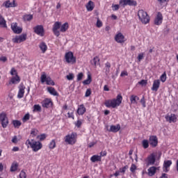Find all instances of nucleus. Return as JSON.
I'll return each mask as SVG.
<instances>
[{"mask_svg":"<svg viewBox=\"0 0 178 178\" xmlns=\"http://www.w3.org/2000/svg\"><path fill=\"white\" fill-rule=\"evenodd\" d=\"M122 101H123V97L121 94L117 95L115 99H107L104 102V105L106 108H118V106H120L122 104Z\"/></svg>","mask_w":178,"mask_h":178,"instance_id":"1","label":"nucleus"},{"mask_svg":"<svg viewBox=\"0 0 178 178\" xmlns=\"http://www.w3.org/2000/svg\"><path fill=\"white\" fill-rule=\"evenodd\" d=\"M25 144L26 145H30L33 152H38V151L42 148V143L34 139H31V140L30 139L26 140Z\"/></svg>","mask_w":178,"mask_h":178,"instance_id":"2","label":"nucleus"},{"mask_svg":"<svg viewBox=\"0 0 178 178\" xmlns=\"http://www.w3.org/2000/svg\"><path fill=\"white\" fill-rule=\"evenodd\" d=\"M64 141L69 145H74L77 143V133L72 132L66 135L64 138Z\"/></svg>","mask_w":178,"mask_h":178,"instance_id":"3","label":"nucleus"},{"mask_svg":"<svg viewBox=\"0 0 178 178\" xmlns=\"http://www.w3.org/2000/svg\"><path fill=\"white\" fill-rule=\"evenodd\" d=\"M138 16L139 17V20H140L143 24H147V23H149L150 18L148 16V13L144 11V10H139L138 12Z\"/></svg>","mask_w":178,"mask_h":178,"instance_id":"4","label":"nucleus"},{"mask_svg":"<svg viewBox=\"0 0 178 178\" xmlns=\"http://www.w3.org/2000/svg\"><path fill=\"white\" fill-rule=\"evenodd\" d=\"M65 59L67 63H71L72 65H74V63H76V56H74L73 52L72 51H68L65 53Z\"/></svg>","mask_w":178,"mask_h":178,"instance_id":"5","label":"nucleus"},{"mask_svg":"<svg viewBox=\"0 0 178 178\" xmlns=\"http://www.w3.org/2000/svg\"><path fill=\"white\" fill-rule=\"evenodd\" d=\"M0 122L1 123L3 129H6V127H8V124H9V119L8 118L6 113L2 112L0 113Z\"/></svg>","mask_w":178,"mask_h":178,"instance_id":"6","label":"nucleus"},{"mask_svg":"<svg viewBox=\"0 0 178 178\" xmlns=\"http://www.w3.org/2000/svg\"><path fill=\"white\" fill-rule=\"evenodd\" d=\"M40 81L42 84L46 83L47 86H55V82L51 79V76H47L45 73H43L40 76Z\"/></svg>","mask_w":178,"mask_h":178,"instance_id":"7","label":"nucleus"},{"mask_svg":"<svg viewBox=\"0 0 178 178\" xmlns=\"http://www.w3.org/2000/svg\"><path fill=\"white\" fill-rule=\"evenodd\" d=\"M26 40H27V33H22L13 38V42L15 44H22V42H24Z\"/></svg>","mask_w":178,"mask_h":178,"instance_id":"8","label":"nucleus"},{"mask_svg":"<svg viewBox=\"0 0 178 178\" xmlns=\"http://www.w3.org/2000/svg\"><path fill=\"white\" fill-rule=\"evenodd\" d=\"M120 6L124 8L125 6H137V1L134 0H120Z\"/></svg>","mask_w":178,"mask_h":178,"instance_id":"9","label":"nucleus"},{"mask_svg":"<svg viewBox=\"0 0 178 178\" xmlns=\"http://www.w3.org/2000/svg\"><path fill=\"white\" fill-rule=\"evenodd\" d=\"M60 26H62V22H56L53 25L52 31L56 37L60 35V31H59Z\"/></svg>","mask_w":178,"mask_h":178,"instance_id":"10","label":"nucleus"},{"mask_svg":"<svg viewBox=\"0 0 178 178\" xmlns=\"http://www.w3.org/2000/svg\"><path fill=\"white\" fill-rule=\"evenodd\" d=\"M33 31L35 34H37V35H40V37H44L45 35V31L44 30V26L42 25H37L33 27Z\"/></svg>","mask_w":178,"mask_h":178,"instance_id":"11","label":"nucleus"},{"mask_svg":"<svg viewBox=\"0 0 178 178\" xmlns=\"http://www.w3.org/2000/svg\"><path fill=\"white\" fill-rule=\"evenodd\" d=\"M10 26L14 34H22L23 32V28L17 26V22H13Z\"/></svg>","mask_w":178,"mask_h":178,"instance_id":"12","label":"nucleus"},{"mask_svg":"<svg viewBox=\"0 0 178 178\" xmlns=\"http://www.w3.org/2000/svg\"><path fill=\"white\" fill-rule=\"evenodd\" d=\"M114 38L115 41L118 44H124V42H126V38L122 32H118Z\"/></svg>","mask_w":178,"mask_h":178,"instance_id":"13","label":"nucleus"},{"mask_svg":"<svg viewBox=\"0 0 178 178\" xmlns=\"http://www.w3.org/2000/svg\"><path fill=\"white\" fill-rule=\"evenodd\" d=\"M163 22V15H162V13L158 12L154 20V24L155 26H161Z\"/></svg>","mask_w":178,"mask_h":178,"instance_id":"14","label":"nucleus"},{"mask_svg":"<svg viewBox=\"0 0 178 178\" xmlns=\"http://www.w3.org/2000/svg\"><path fill=\"white\" fill-rule=\"evenodd\" d=\"M149 144L152 148L158 147V137L156 136H150L149 138Z\"/></svg>","mask_w":178,"mask_h":178,"instance_id":"15","label":"nucleus"},{"mask_svg":"<svg viewBox=\"0 0 178 178\" xmlns=\"http://www.w3.org/2000/svg\"><path fill=\"white\" fill-rule=\"evenodd\" d=\"M156 161V157L155 156V154L152 153L147 156V158L145 160V162H147V165L149 166V165H154Z\"/></svg>","mask_w":178,"mask_h":178,"instance_id":"16","label":"nucleus"},{"mask_svg":"<svg viewBox=\"0 0 178 178\" xmlns=\"http://www.w3.org/2000/svg\"><path fill=\"white\" fill-rule=\"evenodd\" d=\"M54 105V102H52V99L49 98H46L42 102V108H51Z\"/></svg>","mask_w":178,"mask_h":178,"instance_id":"17","label":"nucleus"},{"mask_svg":"<svg viewBox=\"0 0 178 178\" xmlns=\"http://www.w3.org/2000/svg\"><path fill=\"white\" fill-rule=\"evenodd\" d=\"M20 83V76L19 75H17L15 76H13L8 83H6V86H10L11 84H19Z\"/></svg>","mask_w":178,"mask_h":178,"instance_id":"18","label":"nucleus"},{"mask_svg":"<svg viewBox=\"0 0 178 178\" xmlns=\"http://www.w3.org/2000/svg\"><path fill=\"white\" fill-rule=\"evenodd\" d=\"M24 90H26V86L23 83H21L19 86V91L17 94V98H23L24 97Z\"/></svg>","mask_w":178,"mask_h":178,"instance_id":"19","label":"nucleus"},{"mask_svg":"<svg viewBox=\"0 0 178 178\" xmlns=\"http://www.w3.org/2000/svg\"><path fill=\"white\" fill-rule=\"evenodd\" d=\"M3 6L6 8H16L17 4L16 3V0H13V2H10V0H7L3 3Z\"/></svg>","mask_w":178,"mask_h":178,"instance_id":"20","label":"nucleus"},{"mask_svg":"<svg viewBox=\"0 0 178 178\" xmlns=\"http://www.w3.org/2000/svg\"><path fill=\"white\" fill-rule=\"evenodd\" d=\"M86 112H87V108H86V106H84V104H80L78 106L76 113L78 115H79V116H83Z\"/></svg>","mask_w":178,"mask_h":178,"instance_id":"21","label":"nucleus"},{"mask_svg":"<svg viewBox=\"0 0 178 178\" xmlns=\"http://www.w3.org/2000/svg\"><path fill=\"white\" fill-rule=\"evenodd\" d=\"M165 120L169 123H176L177 122V116L175 114H170V115L165 116Z\"/></svg>","mask_w":178,"mask_h":178,"instance_id":"22","label":"nucleus"},{"mask_svg":"<svg viewBox=\"0 0 178 178\" xmlns=\"http://www.w3.org/2000/svg\"><path fill=\"white\" fill-rule=\"evenodd\" d=\"M159 87H161V80L155 79L153 81L152 91H155V92L158 91V90H159Z\"/></svg>","mask_w":178,"mask_h":178,"instance_id":"23","label":"nucleus"},{"mask_svg":"<svg viewBox=\"0 0 178 178\" xmlns=\"http://www.w3.org/2000/svg\"><path fill=\"white\" fill-rule=\"evenodd\" d=\"M172 160H167V161H164L163 163V170L165 172H169V168H170V166H172Z\"/></svg>","mask_w":178,"mask_h":178,"instance_id":"24","label":"nucleus"},{"mask_svg":"<svg viewBox=\"0 0 178 178\" xmlns=\"http://www.w3.org/2000/svg\"><path fill=\"white\" fill-rule=\"evenodd\" d=\"M107 130L111 133H118L120 130V124H118L117 125H111L110 129Z\"/></svg>","mask_w":178,"mask_h":178,"instance_id":"25","label":"nucleus"},{"mask_svg":"<svg viewBox=\"0 0 178 178\" xmlns=\"http://www.w3.org/2000/svg\"><path fill=\"white\" fill-rule=\"evenodd\" d=\"M86 8L88 12H92V10H94V8H95V5L94 4L93 1L90 0L86 5Z\"/></svg>","mask_w":178,"mask_h":178,"instance_id":"26","label":"nucleus"},{"mask_svg":"<svg viewBox=\"0 0 178 178\" xmlns=\"http://www.w3.org/2000/svg\"><path fill=\"white\" fill-rule=\"evenodd\" d=\"M155 173H156V167L152 166L148 168L147 170V175L150 177H152V176H155Z\"/></svg>","mask_w":178,"mask_h":178,"instance_id":"27","label":"nucleus"},{"mask_svg":"<svg viewBox=\"0 0 178 178\" xmlns=\"http://www.w3.org/2000/svg\"><path fill=\"white\" fill-rule=\"evenodd\" d=\"M90 161L93 163H95V162H101L102 159H101V156L95 154L90 157Z\"/></svg>","mask_w":178,"mask_h":178,"instance_id":"28","label":"nucleus"},{"mask_svg":"<svg viewBox=\"0 0 178 178\" xmlns=\"http://www.w3.org/2000/svg\"><path fill=\"white\" fill-rule=\"evenodd\" d=\"M47 91H48V92H49V94H51V95H54V97L59 96V93H58V92L56 91L55 88L48 87Z\"/></svg>","mask_w":178,"mask_h":178,"instance_id":"29","label":"nucleus"},{"mask_svg":"<svg viewBox=\"0 0 178 178\" xmlns=\"http://www.w3.org/2000/svg\"><path fill=\"white\" fill-rule=\"evenodd\" d=\"M69 30V23L65 22L63 24H61L60 28V33H66Z\"/></svg>","mask_w":178,"mask_h":178,"instance_id":"30","label":"nucleus"},{"mask_svg":"<svg viewBox=\"0 0 178 178\" xmlns=\"http://www.w3.org/2000/svg\"><path fill=\"white\" fill-rule=\"evenodd\" d=\"M39 48L42 51V54H45L48 49V46H47V44L44 42H42L39 44Z\"/></svg>","mask_w":178,"mask_h":178,"instance_id":"31","label":"nucleus"},{"mask_svg":"<svg viewBox=\"0 0 178 178\" xmlns=\"http://www.w3.org/2000/svg\"><path fill=\"white\" fill-rule=\"evenodd\" d=\"M139 100H140V97H138L136 95H132L130 97L131 104H138L137 102L139 101Z\"/></svg>","mask_w":178,"mask_h":178,"instance_id":"32","label":"nucleus"},{"mask_svg":"<svg viewBox=\"0 0 178 178\" xmlns=\"http://www.w3.org/2000/svg\"><path fill=\"white\" fill-rule=\"evenodd\" d=\"M0 27H3V29H6L8 26H6V20H5V18L0 15Z\"/></svg>","mask_w":178,"mask_h":178,"instance_id":"33","label":"nucleus"},{"mask_svg":"<svg viewBox=\"0 0 178 178\" xmlns=\"http://www.w3.org/2000/svg\"><path fill=\"white\" fill-rule=\"evenodd\" d=\"M91 81H92V78L91 74H88L87 79L83 81V84H84V86H88V84H91Z\"/></svg>","mask_w":178,"mask_h":178,"instance_id":"34","label":"nucleus"},{"mask_svg":"<svg viewBox=\"0 0 178 178\" xmlns=\"http://www.w3.org/2000/svg\"><path fill=\"white\" fill-rule=\"evenodd\" d=\"M17 168H19V163L15 161L12 163L10 170L11 172H16V170H17Z\"/></svg>","mask_w":178,"mask_h":178,"instance_id":"35","label":"nucleus"},{"mask_svg":"<svg viewBox=\"0 0 178 178\" xmlns=\"http://www.w3.org/2000/svg\"><path fill=\"white\" fill-rule=\"evenodd\" d=\"M15 129H19L22 126V122L18 120H14L12 122Z\"/></svg>","mask_w":178,"mask_h":178,"instance_id":"36","label":"nucleus"},{"mask_svg":"<svg viewBox=\"0 0 178 178\" xmlns=\"http://www.w3.org/2000/svg\"><path fill=\"white\" fill-rule=\"evenodd\" d=\"M49 149H54V148H56V141L55 139H53L50 141L49 143Z\"/></svg>","mask_w":178,"mask_h":178,"instance_id":"37","label":"nucleus"},{"mask_svg":"<svg viewBox=\"0 0 178 178\" xmlns=\"http://www.w3.org/2000/svg\"><path fill=\"white\" fill-rule=\"evenodd\" d=\"M105 67H106L105 73H106V76H108V74H109V73L111 72V63L106 62L105 63Z\"/></svg>","mask_w":178,"mask_h":178,"instance_id":"38","label":"nucleus"},{"mask_svg":"<svg viewBox=\"0 0 178 178\" xmlns=\"http://www.w3.org/2000/svg\"><path fill=\"white\" fill-rule=\"evenodd\" d=\"M38 129L33 128L31 130V137H37L38 136Z\"/></svg>","mask_w":178,"mask_h":178,"instance_id":"39","label":"nucleus"},{"mask_svg":"<svg viewBox=\"0 0 178 178\" xmlns=\"http://www.w3.org/2000/svg\"><path fill=\"white\" fill-rule=\"evenodd\" d=\"M142 146L145 149H147V148L149 147V141H148L147 139H144L142 141Z\"/></svg>","mask_w":178,"mask_h":178,"instance_id":"40","label":"nucleus"},{"mask_svg":"<svg viewBox=\"0 0 178 178\" xmlns=\"http://www.w3.org/2000/svg\"><path fill=\"white\" fill-rule=\"evenodd\" d=\"M36 138H38V140H39V141H44V140H45V138H47V134H42L40 135H38Z\"/></svg>","mask_w":178,"mask_h":178,"instance_id":"41","label":"nucleus"},{"mask_svg":"<svg viewBox=\"0 0 178 178\" xmlns=\"http://www.w3.org/2000/svg\"><path fill=\"white\" fill-rule=\"evenodd\" d=\"M24 22H30L33 20V15H26L24 16Z\"/></svg>","mask_w":178,"mask_h":178,"instance_id":"42","label":"nucleus"},{"mask_svg":"<svg viewBox=\"0 0 178 178\" xmlns=\"http://www.w3.org/2000/svg\"><path fill=\"white\" fill-rule=\"evenodd\" d=\"M33 112H41V106L40 104H35L33 106Z\"/></svg>","mask_w":178,"mask_h":178,"instance_id":"43","label":"nucleus"},{"mask_svg":"<svg viewBox=\"0 0 178 178\" xmlns=\"http://www.w3.org/2000/svg\"><path fill=\"white\" fill-rule=\"evenodd\" d=\"M166 72H164L163 74L160 76V80L161 81H162V83H165V81H166Z\"/></svg>","mask_w":178,"mask_h":178,"instance_id":"44","label":"nucleus"},{"mask_svg":"<svg viewBox=\"0 0 178 178\" xmlns=\"http://www.w3.org/2000/svg\"><path fill=\"white\" fill-rule=\"evenodd\" d=\"M136 170H137V165H136L134 163H132L130 168V171L131 173H136Z\"/></svg>","mask_w":178,"mask_h":178,"instance_id":"45","label":"nucleus"},{"mask_svg":"<svg viewBox=\"0 0 178 178\" xmlns=\"http://www.w3.org/2000/svg\"><path fill=\"white\" fill-rule=\"evenodd\" d=\"M104 24H102V21L99 19V18H97V23H96V27L98 29H101Z\"/></svg>","mask_w":178,"mask_h":178,"instance_id":"46","label":"nucleus"},{"mask_svg":"<svg viewBox=\"0 0 178 178\" xmlns=\"http://www.w3.org/2000/svg\"><path fill=\"white\" fill-rule=\"evenodd\" d=\"M27 120H30V114L29 113H26L22 118V122L24 123H26V122H27Z\"/></svg>","mask_w":178,"mask_h":178,"instance_id":"47","label":"nucleus"},{"mask_svg":"<svg viewBox=\"0 0 178 178\" xmlns=\"http://www.w3.org/2000/svg\"><path fill=\"white\" fill-rule=\"evenodd\" d=\"M81 124H83V122L80 120H78L76 122H74V125L77 129H80L81 127Z\"/></svg>","mask_w":178,"mask_h":178,"instance_id":"48","label":"nucleus"},{"mask_svg":"<svg viewBox=\"0 0 178 178\" xmlns=\"http://www.w3.org/2000/svg\"><path fill=\"white\" fill-rule=\"evenodd\" d=\"M10 74H11V76H19L17 74V70H16V69H15V67L11 68Z\"/></svg>","mask_w":178,"mask_h":178,"instance_id":"49","label":"nucleus"},{"mask_svg":"<svg viewBox=\"0 0 178 178\" xmlns=\"http://www.w3.org/2000/svg\"><path fill=\"white\" fill-rule=\"evenodd\" d=\"M129 169V165H125L122 168H120V173H126V170Z\"/></svg>","mask_w":178,"mask_h":178,"instance_id":"50","label":"nucleus"},{"mask_svg":"<svg viewBox=\"0 0 178 178\" xmlns=\"http://www.w3.org/2000/svg\"><path fill=\"white\" fill-rule=\"evenodd\" d=\"M19 178H27V175L24 170H22L19 173Z\"/></svg>","mask_w":178,"mask_h":178,"instance_id":"51","label":"nucleus"},{"mask_svg":"<svg viewBox=\"0 0 178 178\" xmlns=\"http://www.w3.org/2000/svg\"><path fill=\"white\" fill-rule=\"evenodd\" d=\"M144 53H140L138 55V62H141V60H143V59H144Z\"/></svg>","mask_w":178,"mask_h":178,"instance_id":"52","label":"nucleus"},{"mask_svg":"<svg viewBox=\"0 0 178 178\" xmlns=\"http://www.w3.org/2000/svg\"><path fill=\"white\" fill-rule=\"evenodd\" d=\"M99 62V57L95 56L93 58L94 66H97V64Z\"/></svg>","mask_w":178,"mask_h":178,"instance_id":"53","label":"nucleus"},{"mask_svg":"<svg viewBox=\"0 0 178 178\" xmlns=\"http://www.w3.org/2000/svg\"><path fill=\"white\" fill-rule=\"evenodd\" d=\"M120 4H113L112 5V8H113V10H119V8H120Z\"/></svg>","mask_w":178,"mask_h":178,"instance_id":"54","label":"nucleus"},{"mask_svg":"<svg viewBox=\"0 0 178 178\" xmlns=\"http://www.w3.org/2000/svg\"><path fill=\"white\" fill-rule=\"evenodd\" d=\"M84 74L83 72L79 73L77 75V81H81V80H83Z\"/></svg>","mask_w":178,"mask_h":178,"instance_id":"55","label":"nucleus"},{"mask_svg":"<svg viewBox=\"0 0 178 178\" xmlns=\"http://www.w3.org/2000/svg\"><path fill=\"white\" fill-rule=\"evenodd\" d=\"M91 93H92V92H91V88H88V89L86 90V93H85V97H90V95H91Z\"/></svg>","mask_w":178,"mask_h":178,"instance_id":"56","label":"nucleus"},{"mask_svg":"<svg viewBox=\"0 0 178 178\" xmlns=\"http://www.w3.org/2000/svg\"><path fill=\"white\" fill-rule=\"evenodd\" d=\"M67 117L69 118H71V119H72L73 120H74V113H73V111L72 112H68L67 113Z\"/></svg>","mask_w":178,"mask_h":178,"instance_id":"57","label":"nucleus"},{"mask_svg":"<svg viewBox=\"0 0 178 178\" xmlns=\"http://www.w3.org/2000/svg\"><path fill=\"white\" fill-rule=\"evenodd\" d=\"M147 80L143 79L140 81H139L138 84H140V86H147Z\"/></svg>","mask_w":178,"mask_h":178,"instance_id":"58","label":"nucleus"},{"mask_svg":"<svg viewBox=\"0 0 178 178\" xmlns=\"http://www.w3.org/2000/svg\"><path fill=\"white\" fill-rule=\"evenodd\" d=\"M169 1L170 0H157V2H159L160 5H163V3H168Z\"/></svg>","mask_w":178,"mask_h":178,"instance_id":"59","label":"nucleus"},{"mask_svg":"<svg viewBox=\"0 0 178 178\" xmlns=\"http://www.w3.org/2000/svg\"><path fill=\"white\" fill-rule=\"evenodd\" d=\"M140 104L143 105V108H145L147 106V105L145 104V98L144 97L140 99Z\"/></svg>","mask_w":178,"mask_h":178,"instance_id":"60","label":"nucleus"},{"mask_svg":"<svg viewBox=\"0 0 178 178\" xmlns=\"http://www.w3.org/2000/svg\"><path fill=\"white\" fill-rule=\"evenodd\" d=\"M67 80H73V79H74V74H69L68 75H67Z\"/></svg>","mask_w":178,"mask_h":178,"instance_id":"61","label":"nucleus"},{"mask_svg":"<svg viewBox=\"0 0 178 178\" xmlns=\"http://www.w3.org/2000/svg\"><path fill=\"white\" fill-rule=\"evenodd\" d=\"M107 154L108 153L106 152V151H104V152H101L100 155L99 156H101V159H102V156H106Z\"/></svg>","mask_w":178,"mask_h":178,"instance_id":"62","label":"nucleus"},{"mask_svg":"<svg viewBox=\"0 0 178 178\" xmlns=\"http://www.w3.org/2000/svg\"><path fill=\"white\" fill-rule=\"evenodd\" d=\"M124 76H129V73H127V71H122L120 74L121 77H124Z\"/></svg>","mask_w":178,"mask_h":178,"instance_id":"63","label":"nucleus"},{"mask_svg":"<svg viewBox=\"0 0 178 178\" xmlns=\"http://www.w3.org/2000/svg\"><path fill=\"white\" fill-rule=\"evenodd\" d=\"M13 144H17V136H15L12 139Z\"/></svg>","mask_w":178,"mask_h":178,"instance_id":"64","label":"nucleus"}]
</instances>
